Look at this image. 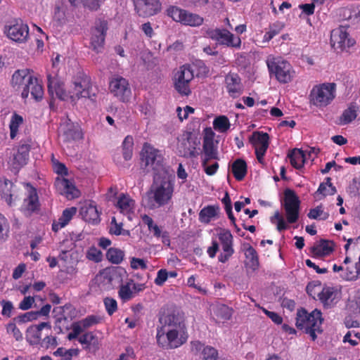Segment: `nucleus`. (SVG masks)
I'll list each match as a JSON object with an SVG mask.
<instances>
[{
    "instance_id": "13d9d810",
    "label": "nucleus",
    "mask_w": 360,
    "mask_h": 360,
    "mask_svg": "<svg viewBox=\"0 0 360 360\" xmlns=\"http://www.w3.org/2000/svg\"><path fill=\"white\" fill-rule=\"evenodd\" d=\"M88 259L94 262H99L102 260L103 254L101 251L95 247H91L86 253Z\"/></svg>"
},
{
    "instance_id": "774afa93",
    "label": "nucleus",
    "mask_w": 360,
    "mask_h": 360,
    "mask_svg": "<svg viewBox=\"0 0 360 360\" xmlns=\"http://www.w3.org/2000/svg\"><path fill=\"white\" fill-rule=\"evenodd\" d=\"M34 302V298L31 296H27L19 303L18 308L21 310L25 311L32 308Z\"/></svg>"
},
{
    "instance_id": "4d7b16f0",
    "label": "nucleus",
    "mask_w": 360,
    "mask_h": 360,
    "mask_svg": "<svg viewBox=\"0 0 360 360\" xmlns=\"http://www.w3.org/2000/svg\"><path fill=\"white\" fill-rule=\"evenodd\" d=\"M221 248L222 252L219 255L218 259L219 262L224 263L233 255L234 250L233 245H221Z\"/></svg>"
},
{
    "instance_id": "052dcab7",
    "label": "nucleus",
    "mask_w": 360,
    "mask_h": 360,
    "mask_svg": "<svg viewBox=\"0 0 360 360\" xmlns=\"http://www.w3.org/2000/svg\"><path fill=\"white\" fill-rule=\"evenodd\" d=\"M37 319V314L35 311H28L15 317L13 321L19 323H25Z\"/></svg>"
},
{
    "instance_id": "a19ab883",
    "label": "nucleus",
    "mask_w": 360,
    "mask_h": 360,
    "mask_svg": "<svg viewBox=\"0 0 360 360\" xmlns=\"http://www.w3.org/2000/svg\"><path fill=\"white\" fill-rule=\"evenodd\" d=\"M357 108L358 106L356 104L349 105V106L343 111L340 116L339 124L341 125H345L354 120L357 117Z\"/></svg>"
},
{
    "instance_id": "49530a36",
    "label": "nucleus",
    "mask_w": 360,
    "mask_h": 360,
    "mask_svg": "<svg viewBox=\"0 0 360 360\" xmlns=\"http://www.w3.org/2000/svg\"><path fill=\"white\" fill-rule=\"evenodd\" d=\"M106 257L111 263L118 264L122 262L124 252L120 249L110 248L107 252Z\"/></svg>"
},
{
    "instance_id": "a18cd8bd",
    "label": "nucleus",
    "mask_w": 360,
    "mask_h": 360,
    "mask_svg": "<svg viewBox=\"0 0 360 360\" xmlns=\"http://www.w3.org/2000/svg\"><path fill=\"white\" fill-rule=\"evenodd\" d=\"M283 27V24L280 22H276L271 25L264 35L263 42H269L282 31Z\"/></svg>"
},
{
    "instance_id": "1a4fd4ad",
    "label": "nucleus",
    "mask_w": 360,
    "mask_h": 360,
    "mask_svg": "<svg viewBox=\"0 0 360 360\" xmlns=\"http://www.w3.org/2000/svg\"><path fill=\"white\" fill-rule=\"evenodd\" d=\"M200 139L194 133L186 131L178 138L177 150L184 158H195L199 155Z\"/></svg>"
},
{
    "instance_id": "4468645a",
    "label": "nucleus",
    "mask_w": 360,
    "mask_h": 360,
    "mask_svg": "<svg viewBox=\"0 0 360 360\" xmlns=\"http://www.w3.org/2000/svg\"><path fill=\"white\" fill-rule=\"evenodd\" d=\"M5 33L11 40L22 43L26 41L28 38L29 28L21 20H15L5 27Z\"/></svg>"
},
{
    "instance_id": "0e129e2a",
    "label": "nucleus",
    "mask_w": 360,
    "mask_h": 360,
    "mask_svg": "<svg viewBox=\"0 0 360 360\" xmlns=\"http://www.w3.org/2000/svg\"><path fill=\"white\" fill-rule=\"evenodd\" d=\"M360 340V333H355L354 331H349L343 338V342L345 343L349 342L352 346L358 345Z\"/></svg>"
},
{
    "instance_id": "7ed1b4c3",
    "label": "nucleus",
    "mask_w": 360,
    "mask_h": 360,
    "mask_svg": "<svg viewBox=\"0 0 360 360\" xmlns=\"http://www.w3.org/2000/svg\"><path fill=\"white\" fill-rule=\"evenodd\" d=\"M163 323L157 329L156 340L159 347L164 349H173L187 342L188 334L184 318L174 314L160 318Z\"/></svg>"
},
{
    "instance_id": "473e14b6",
    "label": "nucleus",
    "mask_w": 360,
    "mask_h": 360,
    "mask_svg": "<svg viewBox=\"0 0 360 360\" xmlns=\"http://www.w3.org/2000/svg\"><path fill=\"white\" fill-rule=\"evenodd\" d=\"M242 250L244 252L245 256V264L246 265L255 270L259 266V259L256 250L249 243H244L242 245Z\"/></svg>"
},
{
    "instance_id": "aec40b11",
    "label": "nucleus",
    "mask_w": 360,
    "mask_h": 360,
    "mask_svg": "<svg viewBox=\"0 0 360 360\" xmlns=\"http://www.w3.org/2000/svg\"><path fill=\"white\" fill-rule=\"evenodd\" d=\"M318 297L325 307H332L340 300L341 290L338 287L325 286L318 294Z\"/></svg>"
},
{
    "instance_id": "69168bd1",
    "label": "nucleus",
    "mask_w": 360,
    "mask_h": 360,
    "mask_svg": "<svg viewBox=\"0 0 360 360\" xmlns=\"http://www.w3.org/2000/svg\"><path fill=\"white\" fill-rule=\"evenodd\" d=\"M104 305L109 315H112L117 309V303L115 299L106 297L104 299Z\"/></svg>"
},
{
    "instance_id": "9d476101",
    "label": "nucleus",
    "mask_w": 360,
    "mask_h": 360,
    "mask_svg": "<svg viewBox=\"0 0 360 360\" xmlns=\"http://www.w3.org/2000/svg\"><path fill=\"white\" fill-rule=\"evenodd\" d=\"M206 33L208 37L216 41L220 45H224L236 49H240L241 39L240 37L234 35L228 29H209Z\"/></svg>"
},
{
    "instance_id": "3c124183",
    "label": "nucleus",
    "mask_w": 360,
    "mask_h": 360,
    "mask_svg": "<svg viewBox=\"0 0 360 360\" xmlns=\"http://www.w3.org/2000/svg\"><path fill=\"white\" fill-rule=\"evenodd\" d=\"M110 232L115 236H129L130 235L129 231L122 228V223L118 224L116 221L115 217H112V219Z\"/></svg>"
},
{
    "instance_id": "338daca9",
    "label": "nucleus",
    "mask_w": 360,
    "mask_h": 360,
    "mask_svg": "<svg viewBox=\"0 0 360 360\" xmlns=\"http://www.w3.org/2000/svg\"><path fill=\"white\" fill-rule=\"evenodd\" d=\"M345 13H348L347 18L349 20H359L360 19V5L353 6L350 8H347L345 11Z\"/></svg>"
},
{
    "instance_id": "de8ad7c7",
    "label": "nucleus",
    "mask_w": 360,
    "mask_h": 360,
    "mask_svg": "<svg viewBox=\"0 0 360 360\" xmlns=\"http://www.w3.org/2000/svg\"><path fill=\"white\" fill-rule=\"evenodd\" d=\"M79 353V349H66L63 347H59L53 352V355L61 357L62 360H71L73 356H78Z\"/></svg>"
},
{
    "instance_id": "f03ea898",
    "label": "nucleus",
    "mask_w": 360,
    "mask_h": 360,
    "mask_svg": "<svg viewBox=\"0 0 360 360\" xmlns=\"http://www.w3.org/2000/svg\"><path fill=\"white\" fill-rule=\"evenodd\" d=\"M48 91L49 94L60 100L76 101L81 98L93 100L96 93L93 91L91 79L84 73H79L72 82V86L68 91L64 89V84L58 75H48Z\"/></svg>"
},
{
    "instance_id": "2f4dec72",
    "label": "nucleus",
    "mask_w": 360,
    "mask_h": 360,
    "mask_svg": "<svg viewBox=\"0 0 360 360\" xmlns=\"http://www.w3.org/2000/svg\"><path fill=\"white\" fill-rule=\"evenodd\" d=\"M80 214L83 219L88 222L96 224L99 221V213L94 202H88L82 206Z\"/></svg>"
},
{
    "instance_id": "4be33fe9",
    "label": "nucleus",
    "mask_w": 360,
    "mask_h": 360,
    "mask_svg": "<svg viewBox=\"0 0 360 360\" xmlns=\"http://www.w3.org/2000/svg\"><path fill=\"white\" fill-rule=\"evenodd\" d=\"M59 131L67 141H79L84 139V133L80 126L70 121L60 124Z\"/></svg>"
},
{
    "instance_id": "6ab92c4d",
    "label": "nucleus",
    "mask_w": 360,
    "mask_h": 360,
    "mask_svg": "<svg viewBox=\"0 0 360 360\" xmlns=\"http://www.w3.org/2000/svg\"><path fill=\"white\" fill-rule=\"evenodd\" d=\"M355 271H350L347 266L333 265V271L337 274L336 278L345 281H355L360 278V255L358 261L354 264Z\"/></svg>"
},
{
    "instance_id": "a211bd4d",
    "label": "nucleus",
    "mask_w": 360,
    "mask_h": 360,
    "mask_svg": "<svg viewBox=\"0 0 360 360\" xmlns=\"http://www.w3.org/2000/svg\"><path fill=\"white\" fill-rule=\"evenodd\" d=\"M269 139L266 133L260 131L254 132L250 139L255 148L257 159L260 163H263L264 156L269 147Z\"/></svg>"
},
{
    "instance_id": "c03bdc74",
    "label": "nucleus",
    "mask_w": 360,
    "mask_h": 360,
    "mask_svg": "<svg viewBox=\"0 0 360 360\" xmlns=\"http://www.w3.org/2000/svg\"><path fill=\"white\" fill-rule=\"evenodd\" d=\"M23 123V117L17 114L13 113L11 117L10 123H9V129H10V137L13 139L15 138L18 133L19 127Z\"/></svg>"
},
{
    "instance_id": "f704fd0d",
    "label": "nucleus",
    "mask_w": 360,
    "mask_h": 360,
    "mask_svg": "<svg viewBox=\"0 0 360 360\" xmlns=\"http://www.w3.org/2000/svg\"><path fill=\"white\" fill-rule=\"evenodd\" d=\"M213 313L219 323L229 320L233 314V309L225 304H217L213 307Z\"/></svg>"
},
{
    "instance_id": "8fccbe9b",
    "label": "nucleus",
    "mask_w": 360,
    "mask_h": 360,
    "mask_svg": "<svg viewBox=\"0 0 360 360\" xmlns=\"http://www.w3.org/2000/svg\"><path fill=\"white\" fill-rule=\"evenodd\" d=\"M78 328L84 333L86 330L91 328L98 323V319L95 316H88L87 317L74 322Z\"/></svg>"
},
{
    "instance_id": "6e6d98bb",
    "label": "nucleus",
    "mask_w": 360,
    "mask_h": 360,
    "mask_svg": "<svg viewBox=\"0 0 360 360\" xmlns=\"http://www.w3.org/2000/svg\"><path fill=\"white\" fill-rule=\"evenodd\" d=\"M9 224L6 217L0 214V241H5L8 236Z\"/></svg>"
},
{
    "instance_id": "79ce46f5",
    "label": "nucleus",
    "mask_w": 360,
    "mask_h": 360,
    "mask_svg": "<svg viewBox=\"0 0 360 360\" xmlns=\"http://www.w3.org/2000/svg\"><path fill=\"white\" fill-rule=\"evenodd\" d=\"M13 188V183L8 180L4 179L0 184V193L1 198L5 200L8 205H12L13 203V194L11 193V188Z\"/></svg>"
},
{
    "instance_id": "bf43d9fd",
    "label": "nucleus",
    "mask_w": 360,
    "mask_h": 360,
    "mask_svg": "<svg viewBox=\"0 0 360 360\" xmlns=\"http://www.w3.org/2000/svg\"><path fill=\"white\" fill-rule=\"evenodd\" d=\"M202 360H217L218 352L210 346L204 347L202 351Z\"/></svg>"
},
{
    "instance_id": "0eeeda50",
    "label": "nucleus",
    "mask_w": 360,
    "mask_h": 360,
    "mask_svg": "<svg viewBox=\"0 0 360 360\" xmlns=\"http://www.w3.org/2000/svg\"><path fill=\"white\" fill-rule=\"evenodd\" d=\"M336 86L334 83L315 85L309 95L311 105L323 108L330 105L335 97Z\"/></svg>"
},
{
    "instance_id": "a878e982",
    "label": "nucleus",
    "mask_w": 360,
    "mask_h": 360,
    "mask_svg": "<svg viewBox=\"0 0 360 360\" xmlns=\"http://www.w3.org/2000/svg\"><path fill=\"white\" fill-rule=\"evenodd\" d=\"M225 87L230 96L238 97L243 92L240 77L236 73H229L225 77Z\"/></svg>"
},
{
    "instance_id": "f257e3e1",
    "label": "nucleus",
    "mask_w": 360,
    "mask_h": 360,
    "mask_svg": "<svg viewBox=\"0 0 360 360\" xmlns=\"http://www.w3.org/2000/svg\"><path fill=\"white\" fill-rule=\"evenodd\" d=\"M142 161L153 171V181L148 192L150 207H160L169 205L172 200L175 188V176L168 167L164 164L160 150L145 143L141 151Z\"/></svg>"
},
{
    "instance_id": "ddd939ff",
    "label": "nucleus",
    "mask_w": 360,
    "mask_h": 360,
    "mask_svg": "<svg viewBox=\"0 0 360 360\" xmlns=\"http://www.w3.org/2000/svg\"><path fill=\"white\" fill-rule=\"evenodd\" d=\"M330 44L334 49L342 51L352 46L355 41L349 37L347 28L341 26L332 30Z\"/></svg>"
},
{
    "instance_id": "72a5a7b5",
    "label": "nucleus",
    "mask_w": 360,
    "mask_h": 360,
    "mask_svg": "<svg viewBox=\"0 0 360 360\" xmlns=\"http://www.w3.org/2000/svg\"><path fill=\"white\" fill-rule=\"evenodd\" d=\"M76 212L77 209L74 207L64 210L60 218L53 222L52 230L54 232H57L64 228L72 219Z\"/></svg>"
},
{
    "instance_id": "dca6fc26",
    "label": "nucleus",
    "mask_w": 360,
    "mask_h": 360,
    "mask_svg": "<svg viewBox=\"0 0 360 360\" xmlns=\"http://www.w3.org/2000/svg\"><path fill=\"white\" fill-rule=\"evenodd\" d=\"M133 3L136 13L143 18L153 16L161 8L160 0H133Z\"/></svg>"
},
{
    "instance_id": "09e8293b",
    "label": "nucleus",
    "mask_w": 360,
    "mask_h": 360,
    "mask_svg": "<svg viewBox=\"0 0 360 360\" xmlns=\"http://www.w3.org/2000/svg\"><path fill=\"white\" fill-rule=\"evenodd\" d=\"M133 138L127 136L122 143V155L124 160H129L133 153Z\"/></svg>"
},
{
    "instance_id": "864d4df0",
    "label": "nucleus",
    "mask_w": 360,
    "mask_h": 360,
    "mask_svg": "<svg viewBox=\"0 0 360 360\" xmlns=\"http://www.w3.org/2000/svg\"><path fill=\"white\" fill-rule=\"evenodd\" d=\"M221 245H233V236L228 229H220L217 233Z\"/></svg>"
},
{
    "instance_id": "ea45409f",
    "label": "nucleus",
    "mask_w": 360,
    "mask_h": 360,
    "mask_svg": "<svg viewBox=\"0 0 360 360\" xmlns=\"http://www.w3.org/2000/svg\"><path fill=\"white\" fill-rule=\"evenodd\" d=\"M231 170L236 179H243L247 173L246 162L242 159H237L233 162Z\"/></svg>"
},
{
    "instance_id": "cd10ccee",
    "label": "nucleus",
    "mask_w": 360,
    "mask_h": 360,
    "mask_svg": "<svg viewBox=\"0 0 360 360\" xmlns=\"http://www.w3.org/2000/svg\"><path fill=\"white\" fill-rule=\"evenodd\" d=\"M25 187L27 191V196L24 200L22 209L26 214H30L38 210L39 203L36 189L28 184H25Z\"/></svg>"
},
{
    "instance_id": "5fc2aeb1",
    "label": "nucleus",
    "mask_w": 360,
    "mask_h": 360,
    "mask_svg": "<svg viewBox=\"0 0 360 360\" xmlns=\"http://www.w3.org/2000/svg\"><path fill=\"white\" fill-rule=\"evenodd\" d=\"M212 160H207L205 161V159H202V166L204 169L205 172L207 175H214L218 168H219V164L217 162L214 161V162L211 163V161Z\"/></svg>"
},
{
    "instance_id": "c756f323",
    "label": "nucleus",
    "mask_w": 360,
    "mask_h": 360,
    "mask_svg": "<svg viewBox=\"0 0 360 360\" xmlns=\"http://www.w3.org/2000/svg\"><path fill=\"white\" fill-rule=\"evenodd\" d=\"M32 74L27 69L16 70L11 79V85L16 90H22L29 81L32 80Z\"/></svg>"
},
{
    "instance_id": "58836bf2",
    "label": "nucleus",
    "mask_w": 360,
    "mask_h": 360,
    "mask_svg": "<svg viewBox=\"0 0 360 360\" xmlns=\"http://www.w3.org/2000/svg\"><path fill=\"white\" fill-rule=\"evenodd\" d=\"M333 250V243L328 240H321L312 248V254L315 257H323L330 255Z\"/></svg>"
},
{
    "instance_id": "c9c22d12",
    "label": "nucleus",
    "mask_w": 360,
    "mask_h": 360,
    "mask_svg": "<svg viewBox=\"0 0 360 360\" xmlns=\"http://www.w3.org/2000/svg\"><path fill=\"white\" fill-rule=\"evenodd\" d=\"M28 157L27 148L25 146H21L17 153L13 155V159L10 160V164L14 169H18L27 163Z\"/></svg>"
},
{
    "instance_id": "c85d7f7f",
    "label": "nucleus",
    "mask_w": 360,
    "mask_h": 360,
    "mask_svg": "<svg viewBox=\"0 0 360 360\" xmlns=\"http://www.w3.org/2000/svg\"><path fill=\"white\" fill-rule=\"evenodd\" d=\"M78 342L83 346V349L90 352H96L100 346V340L93 331L86 332L78 338Z\"/></svg>"
},
{
    "instance_id": "39448f33",
    "label": "nucleus",
    "mask_w": 360,
    "mask_h": 360,
    "mask_svg": "<svg viewBox=\"0 0 360 360\" xmlns=\"http://www.w3.org/2000/svg\"><path fill=\"white\" fill-rule=\"evenodd\" d=\"M322 321L321 312L319 310L314 309L311 313H308L305 309H302L297 313L296 326L309 334L312 340H315L317 334L322 332Z\"/></svg>"
},
{
    "instance_id": "f8f14e48",
    "label": "nucleus",
    "mask_w": 360,
    "mask_h": 360,
    "mask_svg": "<svg viewBox=\"0 0 360 360\" xmlns=\"http://www.w3.org/2000/svg\"><path fill=\"white\" fill-rule=\"evenodd\" d=\"M110 92L118 100L127 101L131 95V88L128 80L121 76H114L109 83Z\"/></svg>"
},
{
    "instance_id": "37998d69",
    "label": "nucleus",
    "mask_w": 360,
    "mask_h": 360,
    "mask_svg": "<svg viewBox=\"0 0 360 360\" xmlns=\"http://www.w3.org/2000/svg\"><path fill=\"white\" fill-rule=\"evenodd\" d=\"M230 127L229 120L225 115H219L213 120V128L219 133H226Z\"/></svg>"
},
{
    "instance_id": "2eb2a0df",
    "label": "nucleus",
    "mask_w": 360,
    "mask_h": 360,
    "mask_svg": "<svg viewBox=\"0 0 360 360\" xmlns=\"http://www.w3.org/2000/svg\"><path fill=\"white\" fill-rule=\"evenodd\" d=\"M214 136L215 134L211 127L204 129L202 159H205V161L218 159L217 145L214 141Z\"/></svg>"
},
{
    "instance_id": "bb28decb",
    "label": "nucleus",
    "mask_w": 360,
    "mask_h": 360,
    "mask_svg": "<svg viewBox=\"0 0 360 360\" xmlns=\"http://www.w3.org/2000/svg\"><path fill=\"white\" fill-rule=\"evenodd\" d=\"M47 328L49 330L51 328V326L49 322H42L38 325H32L26 330V340L32 345H39L41 342V330Z\"/></svg>"
},
{
    "instance_id": "e433bc0d",
    "label": "nucleus",
    "mask_w": 360,
    "mask_h": 360,
    "mask_svg": "<svg viewBox=\"0 0 360 360\" xmlns=\"http://www.w3.org/2000/svg\"><path fill=\"white\" fill-rule=\"evenodd\" d=\"M306 156L307 155L303 150L297 148L291 150L288 155L290 164L296 169H300L303 167L307 160Z\"/></svg>"
},
{
    "instance_id": "7c9ffc66",
    "label": "nucleus",
    "mask_w": 360,
    "mask_h": 360,
    "mask_svg": "<svg viewBox=\"0 0 360 360\" xmlns=\"http://www.w3.org/2000/svg\"><path fill=\"white\" fill-rule=\"evenodd\" d=\"M220 208L218 205H207L203 207L199 213V221L201 223L209 224L219 217Z\"/></svg>"
},
{
    "instance_id": "f3484780",
    "label": "nucleus",
    "mask_w": 360,
    "mask_h": 360,
    "mask_svg": "<svg viewBox=\"0 0 360 360\" xmlns=\"http://www.w3.org/2000/svg\"><path fill=\"white\" fill-rule=\"evenodd\" d=\"M115 207L120 214L131 221L136 211V202L128 194L121 193L116 198Z\"/></svg>"
},
{
    "instance_id": "603ef678",
    "label": "nucleus",
    "mask_w": 360,
    "mask_h": 360,
    "mask_svg": "<svg viewBox=\"0 0 360 360\" xmlns=\"http://www.w3.org/2000/svg\"><path fill=\"white\" fill-rule=\"evenodd\" d=\"M307 216L310 219L325 220L328 217V214L323 211V207L319 205L315 208L311 209L307 214Z\"/></svg>"
},
{
    "instance_id": "e2e57ef3",
    "label": "nucleus",
    "mask_w": 360,
    "mask_h": 360,
    "mask_svg": "<svg viewBox=\"0 0 360 360\" xmlns=\"http://www.w3.org/2000/svg\"><path fill=\"white\" fill-rule=\"evenodd\" d=\"M68 244L70 250H63L61 249V252L59 255L60 259L68 262L70 259V257H72V253H70V252L74 248V243L71 240H63V245Z\"/></svg>"
},
{
    "instance_id": "423d86ee",
    "label": "nucleus",
    "mask_w": 360,
    "mask_h": 360,
    "mask_svg": "<svg viewBox=\"0 0 360 360\" xmlns=\"http://www.w3.org/2000/svg\"><path fill=\"white\" fill-rule=\"evenodd\" d=\"M266 65L271 76L283 84L290 82L295 76L292 65L281 57L268 56Z\"/></svg>"
},
{
    "instance_id": "393cba45",
    "label": "nucleus",
    "mask_w": 360,
    "mask_h": 360,
    "mask_svg": "<svg viewBox=\"0 0 360 360\" xmlns=\"http://www.w3.org/2000/svg\"><path fill=\"white\" fill-rule=\"evenodd\" d=\"M144 288V284L136 283L130 280L120 285L118 291L119 297L124 302L129 301L135 296L136 292L142 291Z\"/></svg>"
},
{
    "instance_id": "20e7f679",
    "label": "nucleus",
    "mask_w": 360,
    "mask_h": 360,
    "mask_svg": "<svg viewBox=\"0 0 360 360\" xmlns=\"http://www.w3.org/2000/svg\"><path fill=\"white\" fill-rule=\"evenodd\" d=\"M300 201L296 193L291 189L284 191L283 207L285 212L287 222L278 211L274 212L270 221L276 226L277 230L281 232L288 229V223L293 224L299 219Z\"/></svg>"
},
{
    "instance_id": "b1692460",
    "label": "nucleus",
    "mask_w": 360,
    "mask_h": 360,
    "mask_svg": "<svg viewBox=\"0 0 360 360\" xmlns=\"http://www.w3.org/2000/svg\"><path fill=\"white\" fill-rule=\"evenodd\" d=\"M106 30L107 22L105 21H100L92 30L91 45L93 49L97 52L101 51L103 46Z\"/></svg>"
},
{
    "instance_id": "412c9836",
    "label": "nucleus",
    "mask_w": 360,
    "mask_h": 360,
    "mask_svg": "<svg viewBox=\"0 0 360 360\" xmlns=\"http://www.w3.org/2000/svg\"><path fill=\"white\" fill-rule=\"evenodd\" d=\"M55 186L57 191L68 199L76 198L79 196V191L75 184L70 180L58 176L55 180Z\"/></svg>"
},
{
    "instance_id": "680f3d73",
    "label": "nucleus",
    "mask_w": 360,
    "mask_h": 360,
    "mask_svg": "<svg viewBox=\"0 0 360 360\" xmlns=\"http://www.w3.org/2000/svg\"><path fill=\"white\" fill-rule=\"evenodd\" d=\"M6 328L7 333L12 335L17 341L22 339V335L21 332L17 328L15 323L13 321L9 322L6 326Z\"/></svg>"
},
{
    "instance_id": "6e6552de",
    "label": "nucleus",
    "mask_w": 360,
    "mask_h": 360,
    "mask_svg": "<svg viewBox=\"0 0 360 360\" xmlns=\"http://www.w3.org/2000/svg\"><path fill=\"white\" fill-rule=\"evenodd\" d=\"M167 15L174 21L184 26L200 27L203 24L204 18L197 14L176 6H170L166 11Z\"/></svg>"
},
{
    "instance_id": "9b49d317",
    "label": "nucleus",
    "mask_w": 360,
    "mask_h": 360,
    "mask_svg": "<svg viewBox=\"0 0 360 360\" xmlns=\"http://www.w3.org/2000/svg\"><path fill=\"white\" fill-rule=\"evenodd\" d=\"M193 77V71L189 65L181 66L174 76L175 89L182 95H189L191 94L189 83Z\"/></svg>"
},
{
    "instance_id": "5701e85b",
    "label": "nucleus",
    "mask_w": 360,
    "mask_h": 360,
    "mask_svg": "<svg viewBox=\"0 0 360 360\" xmlns=\"http://www.w3.org/2000/svg\"><path fill=\"white\" fill-rule=\"evenodd\" d=\"M31 94L32 98L35 101H40L44 96V89L41 82L33 75H32V80L26 84V86L21 91V96L22 98H27L29 94Z\"/></svg>"
},
{
    "instance_id": "4c0bfd02",
    "label": "nucleus",
    "mask_w": 360,
    "mask_h": 360,
    "mask_svg": "<svg viewBox=\"0 0 360 360\" xmlns=\"http://www.w3.org/2000/svg\"><path fill=\"white\" fill-rule=\"evenodd\" d=\"M330 178H326V181L321 183L315 193V198L321 200L327 195H332L336 193L335 187L332 184Z\"/></svg>"
}]
</instances>
